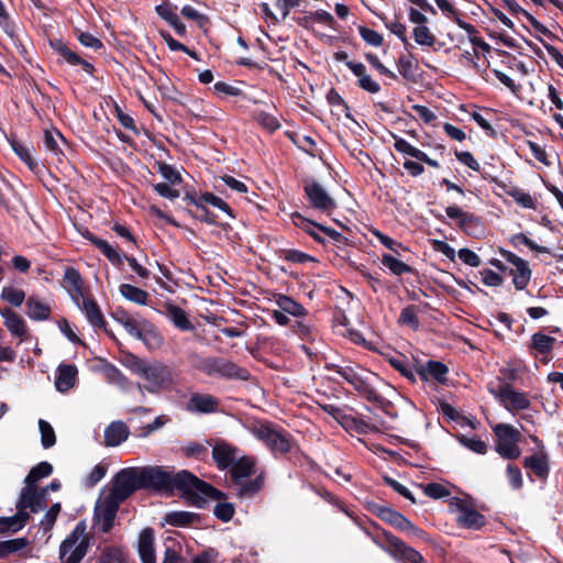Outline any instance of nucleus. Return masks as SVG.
<instances>
[{"label": "nucleus", "mask_w": 563, "mask_h": 563, "mask_svg": "<svg viewBox=\"0 0 563 563\" xmlns=\"http://www.w3.org/2000/svg\"><path fill=\"white\" fill-rule=\"evenodd\" d=\"M140 486L142 488L162 489L169 486L179 488L184 495L200 506L207 498L217 499L220 493L212 486L200 481L187 471L179 472L175 476L159 466L136 467Z\"/></svg>", "instance_id": "1"}, {"label": "nucleus", "mask_w": 563, "mask_h": 563, "mask_svg": "<svg viewBox=\"0 0 563 563\" xmlns=\"http://www.w3.org/2000/svg\"><path fill=\"white\" fill-rule=\"evenodd\" d=\"M53 472V466L48 462H41L31 468L24 479L25 486L21 492L20 503L22 508H29L31 512H40L46 506V488L41 492L36 488V483L48 477Z\"/></svg>", "instance_id": "2"}, {"label": "nucleus", "mask_w": 563, "mask_h": 563, "mask_svg": "<svg viewBox=\"0 0 563 563\" xmlns=\"http://www.w3.org/2000/svg\"><path fill=\"white\" fill-rule=\"evenodd\" d=\"M135 372L147 382L146 389L151 393L167 389L174 384L172 368L161 362L139 361L135 363Z\"/></svg>", "instance_id": "3"}, {"label": "nucleus", "mask_w": 563, "mask_h": 563, "mask_svg": "<svg viewBox=\"0 0 563 563\" xmlns=\"http://www.w3.org/2000/svg\"><path fill=\"white\" fill-rule=\"evenodd\" d=\"M88 547L86 525L79 522L59 547L60 563H80L87 554Z\"/></svg>", "instance_id": "4"}, {"label": "nucleus", "mask_w": 563, "mask_h": 563, "mask_svg": "<svg viewBox=\"0 0 563 563\" xmlns=\"http://www.w3.org/2000/svg\"><path fill=\"white\" fill-rule=\"evenodd\" d=\"M197 368L208 376H214L227 379L246 380L250 376L245 368L239 367L234 363L222 357H206L199 360Z\"/></svg>", "instance_id": "5"}, {"label": "nucleus", "mask_w": 563, "mask_h": 563, "mask_svg": "<svg viewBox=\"0 0 563 563\" xmlns=\"http://www.w3.org/2000/svg\"><path fill=\"white\" fill-rule=\"evenodd\" d=\"M250 431L274 453L284 454L290 451L291 442L289 437L273 424L257 422L250 427Z\"/></svg>", "instance_id": "6"}, {"label": "nucleus", "mask_w": 563, "mask_h": 563, "mask_svg": "<svg viewBox=\"0 0 563 563\" xmlns=\"http://www.w3.org/2000/svg\"><path fill=\"white\" fill-rule=\"evenodd\" d=\"M141 489L136 467H126L118 472L112 478L111 485L102 490L119 503H123L134 492Z\"/></svg>", "instance_id": "7"}, {"label": "nucleus", "mask_w": 563, "mask_h": 563, "mask_svg": "<svg viewBox=\"0 0 563 563\" xmlns=\"http://www.w3.org/2000/svg\"><path fill=\"white\" fill-rule=\"evenodd\" d=\"M497 438L496 452L504 459L516 460L520 456L521 450L518 446L520 432L508 423H497L493 427Z\"/></svg>", "instance_id": "8"}, {"label": "nucleus", "mask_w": 563, "mask_h": 563, "mask_svg": "<svg viewBox=\"0 0 563 563\" xmlns=\"http://www.w3.org/2000/svg\"><path fill=\"white\" fill-rule=\"evenodd\" d=\"M120 505L113 497L100 492L93 512V522L99 531L107 533L112 529Z\"/></svg>", "instance_id": "9"}, {"label": "nucleus", "mask_w": 563, "mask_h": 563, "mask_svg": "<svg viewBox=\"0 0 563 563\" xmlns=\"http://www.w3.org/2000/svg\"><path fill=\"white\" fill-rule=\"evenodd\" d=\"M500 405L512 415L527 410L531 406L528 395L515 389L510 384H503L497 389H490Z\"/></svg>", "instance_id": "10"}, {"label": "nucleus", "mask_w": 563, "mask_h": 563, "mask_svg": "<svg viewBox=\"0 0 563 563\" xmlns=\"http://www.w3.org/2000/svg\"><path fill=\"white\" fill-rule=\"evenodd\" d=\"M305 192L312 208L330 213L336 208L335 200L318 183L310 181L305 185Z\"/></svg>", "instance_id": "11"}, {"label": "nucleus", "mask_w": 563, "mask_h": 563, "mask_svg": "<svg viewBox=\"0 0 563 563\" xmlns=\"http://www.w3.org/2000/svg\"><path fill=\"white\" fill-rule=\"evenodd\" d=\"M154 531L151 528L141 530L137 539V551L142 563H156Z\"/></svg>", "instance_id": "12"}, {"label": "nucleus", "mask_w": 563, "mask_h": 563, "mask_svg": "<svg viewBox=\"0 0 563 563\" xmlns=\"http://www.w3.org/2000/svg\"><path fill=\"white\" fill-rule=\"evenodd\" d=\"M187 408L191 412L212 413L218 411L219 399L210 394L195 393L190 396Z\"/></svg>", "instance_id": "13"}, {"label": "nucleus", "mask_w": 563, "mask_h": 563, "mask_svg": "<svg viewBox=\"0 0 563 563\" xmlns=\"http://www.w3.org/2000/svg\"><path fill=\"white\" fill-rule=\"evenodd\" d=\"M0 316L3 318V324L8 331L20 340H24L27 334V327L24 319L10 308L0 309Z\"/></svg>", "instance_id": "14"}, {"label": "nucleus", "mask_w": 563, "mask_h": 563, "mask_svg": "<svg viewBox=\"0 0 563 563\" xmlns=\"http://www.w3.org/2000/svg\"><path fill=\"white\" fill-rule=\"evenodd\" d=\"M455 519L461 527L466 529H479L485 523L483 515L462 503L456 505Z\"/></svg>", "instance_id": "15"}, {"label": "nucleus", "mask_w": 563, "mask_h": 563, "mask_svg": "<svg viewBox=\"0 0 563 563\" xmlns=\"http://www.w3.org/2000/svg\"><path fill=\"white\" fill-rule=\"evenodd\" d=\"M238 455V449L227 442H218L212 449V457L220 470L230 467Z\"/></svg>", "instance_id": "16"}, {"label": "nucleus", "mask_w": 563, "mask_h": 563, "mask_svg": "<svg viewBox=\"0 0 563 563\" xmlns=\"http://www.w3.org/2000/svg\"><path fill=\"white\" fill-rule=\"evenodd\" d=\"M64 284L73 300L79 306L80 299H84L85 294L78 271L71 267L67 268L64 274Z\"/></svg>", "instance_id": "17"}, {"label": "nucleus", "mask_w": 563, "mask_h": 563, "mask_svg": "<svg viewBox=\"0 0 563 563\" xmlns=\"http://www.w3.org/2000/svg\"><path fill=\"white\" fill-rule=\"evenodd\" d=\"M77 368L75 365H59L56 371L55 387L58 391H68L76 382Z\"/></svg>", "instance_id": "18"}, {"label": "nucleus", "mask_w": 563, "mask_h": 563, "mask_svg": "<svg viewBox=\"0 0 563 563\" xmlns=\"http://www.w3.org/2000/svg\"><path fill=\"white\" fill-rule=\"evenodd\" d=\"M129 428L122 421L110 423L104 430V443L108 446H117L128 439Z\"/></svg>", "instance_id": "19"}, {"label": "nucleus", "mask_w": 563, "mask_h": 563, "mask_svg": "<svg viewBox=\"0 0 563 563\" xmlns=\"http://www.w3.org/2000/svg\"><path fill=\"white\" fill-rule=\"evenodd\" d=\"M18 508L19 511L14 517L0 518V532L18 531L26 523L30 517L29 508H22L20 501Z\"/></svg>", "instance_id": "20"}, {"label": "nucleus", "mask_w": 563, "mask_h": 563, "mask_svg": "<svg viewBox=\"0 0 563 563\" xmlns=\"http://www.w3.org/2000/svg\"><path fill=\"white\" fill-rule=\"evenodd\" d=\"M380 516L384 520L388 521L390 525L395 526L396 528L404 530V531H411L413 533H418L419 529L416 528L411 521H409L406 517H404L401 514L390 509V508H384L380 511Z\"/></svg>", "instance_id": "21"}, {"label": "nucleus", "mask_w": 563, "mask_h": 563, "mask_svg": "<svg viewBox=\"0 0 563 563\" xmlns=\"http://www.w3.org/2000/svg\"><path fill=\"white\" fill-rule=\"evenodd\" d=\"M78 307L85 312L87 320L93 327L101 328L104 325L102 313L92 299L84 296V299H80V305Z\"/></svg>", "instance_id": "22"}, {"label": "nucleus", "mask_w": 563, "mask_h": 563, "mask_svg": "<svg viewBox=\"0 0 563 563\" xmlns=\"http://www.w3.org/2000/svg\"><path fill=\"white\" fill-rule=\"evenodd\" d=\"M27 316L32 320L41 321L48 319L51 308L37 297L31 296L26 302Z\"/></svg>", "instance_id": "23"}, {"label": "nucleus", "mask_w": 563, "mask_h": 563, "mask_svg": "<svg viewBox=\"0 0 563 563\" xmlns=\"http://www.w3.org/2000/svg\"><path fill=\"white\" fill-rule=\"evenodd\" d=\"M115 320L125 329L129 334L135 338L142 336L144 323H147L145 320L137 321L133 319L129 313L124 311L117 312Z\"/></svg>", "instance_id": "24"}, {"label": "nucleus", "mask_w": 563, "mask_h": 563, "mask_svg": "<svg viewBox=\"0 0 563 563\" xmlns=\"http://www.w3.org/2000/svg\"><path fill=\"white\" fill-rule=\"evenodd\" d=\"M254 460L250 456L236 459L231 465V474L234 479H242L251 476L254 472Z\"/></svg>", "instance_id": "25"}, {"label": "nucleus", "mask_w": 563, "mask_h": 563, "mask_svg": "<svg viewBox=\"0 0 563 563\" xmlns=\"http://www.w3.org/2000/svg\"><path fill=\"white\" fill-rule=\"evenodd\" d=\"M157 14L174 27L177 34L183 35L186 32L185 24L180 21L176 12L169 4H159L156 7Z\"/></svg>", "instance_id": "26"}, {"label": "nucleus", "mask_w": 563, "mask_h": 563, "mask_svg": "<svg viewBox=\"0 0 563 563\" xmlns=\"http://www.w3.org/2000/svg\"><path fill=\"white\" fill-rule=\"evenodd\" d=\"M275 302L280 310L292 317H302L307 313L306 309L299 302L288 296L277 295Z\"/></svg>", "instance_id": "27"}, {"label": "nucleus", "mask_w": 563, "mask_h": 563, "mask_svg": "<svg viewBox=\"0 0 563 563\" xmlns=\"http://www.w3.org/2000/svg\"><path fill=\"white\" fill-rule=\"evenodd\" d=\"M526 468L532 471L538 477L544 478L549 473V465L545 455L534 454L523 461Z\"/></svg>", "instance_id": "28"}, {"label": "nucleus", "mask_w": 563, "mask_h": 563, "mask_svg": "<svg viewBox=\"0 0 563 563\" xmlns=\"http://www.w3.org/2000/svg\"><path fill=\"white\" fill-rule=\"evenodd\" d=\"M445 213L450 219H455L459 222V227L466 231L471 225L477 222V218L472 213L463 211L456 206H449L445 209Z\"/></svg>", "instance_id": "29"}, {"label": "nucleus", "mask_w": 563, "mask_h": 563, "mask_svg": "<svg viewBox=\"0 0 563 563\" xmlns=\"http://www.w3.org/2000/svg\"><path fill=\"white\" fill-rule=\"evenodd\" d=\"M423 379L432 378L437 382H443L448 373V368L440 362L430 361L420 369Z\"/></svg>", "instance_id": "30"}, {"label": "nucleus", "mask_w": 563, "mask_h": 563, "mask_svg": "<svg viewBox=\"0 0 563 563\" xmlns=\"http://www.w3.org/2000/svg\"><path fill=\"white\" fill-rule=\"evenodd\" d=\"M55 48L57 52L64 57V59L70 64V65H81L82 69L88 73L92 74L93 66L88 63L87 60L82 59L80 56H78L75 52L70 51L65 44L58 43Z\"/></svg>", "instance_id": "31"}, {"label": "nucleus", "mask_w": 563, "mask_h": 563, "mask_svg": "<svg viewBox=\"0 0 563 563\" xmlns=\"http://www.w3.org/2000/svg\"><path fill=\"white\" fill-rule=\"evenodd\" d=\"M120 294L129 301L135 302L141 306L147 303L148 294L143 289L132 286L130 284H122L120 286Z\"/></svg>", "instance_id": "32"}, {"label": "nucleus", "mask_w": 563, "mask_h": 563, "mask_svg": "<svg viewBox=\"0 0 563 563\" xmlns=\"http://www.w3.org/2000/svg\"><path fill=\"white\" fill-rule=\"evenodd\" d=\"M510 274L512 275V283L516 289L518 290L525 289L531 278V271L527 262L520 263L518 266H515L510 271Z\"/></svg>", "instance_id": "33"}, {"label": "nucleus", "mask_w": 563, "mask_h": 563, "mask_svg": "<svg viewBox=\"0 0 563 563\" xmlns=\"http://www.w3.org/2000/svg\"><path fill=\"white\" fill-rule=\"evenodd\" d=\"M390 544L394 547L396 552L400 554L405 560L411 563H422V555L412 548L407 547L402 541L397 538L389 539Z\"/></svg>", "instance_id": "34"}, {"label": "nucleus", "mask_w": 563, "mask_h": 563, "mask_svg": "<svg viewBox=\"0 0 563 563\" xmlns=\"http://www.w3.org/2000/svg\"><path fill=\"white\" fill-rule=\"evenodd\" d=\"M11 147L31 170L37 169L38 163L33 156V147L21 144L16 141L11 142Z\"/></svg>", "instance_id": "35"}, {"label": "nucleus", "mask_w": 563, "mask_h": 563, "mask_svg": "<svg viewBox=\"0 0 563 563\" xmlns=\"http://www.w3.org/2000/svg\"><path fill=\"white\" fill-rule=\"evenodd\" d=\"M419 308L417 306L405 307L399 314L398 322L401 325L409 327L412 330L419 328Z\"/></svg>", "instance_id": "36"}, {"label": "nucleus", "mask_w": 563, "mask_h": 563, "mask_svg": "<svg viewBox=\"0 0 563 563\" xmlns=\"http://www.w3.org/2000/svg\"><path fill=\"white\" fill-rule=\"evenodd\" d=\"M168 317L172 322L183 331H190L194 329L192 323L187 318L186 312L176 306H169L167 308Z\"/></svg>", "instance_id": "37"}, {"label": "nucleus", "mask_w": 563, "mask_h": 563, "mask_svg": "<svg viewBox=\"0 0 563 563\" xmlns=\"http://www.w3.org/2000/svg\"><path fill=\"white\" fill-rule=\"evenodd\" d=\"M198 519V516L189 511H172L165 517L168 525L174 527H186Z\"/></svg>", "instance_id": "38"}, {"label": "nucleus", "mask_w": 563, "mask_h": 563, "mask_svg": "<svg viewBox=\"0 0 563 563\" xmlns=\"http://www.w3.org/2000/svg\"><path fill=\"white\" fill-rule=\"evenodd\" d=\"M556 340L543 333H534L531 338V347L540 354H548L552 351Z\"/></svg>", "instance_id": "39"}, {"label": "nucleus", "mask_w": 563, "mask_h": 563, "mask_svg": "<svg viewBox=\"0 0 563 563\" xmlns=\"http://www.w3.org/2000/svg\"><path fill=\"white\" fill-rule=\"evenodd\" d=\"M89 240L103 253V255L113 264L120 265L123 256L113 249L107 241L91 235Z\"/></svg>", "instance_id": "40"}, {"label": "nucleus", "mask_w": 563, "mask_h": 563, "mask_svg": "<svg viewBox=\"0 0 563 563\" xmlns=\"http://www.w3.org/2000/svg\"><path fill=\"white\" fill-rule=\"evenodd\" d=\"M63 143H65V140L58 131H45L44 146L48 152L53 153L54 155L60 154V144Z\"/></svg>", "instance_id": "41"}, {"label": "nucleus", "mask_w": 563, "mask_h": 563, "mask_svg": "<svg viewBox=\"0 0 563 563\" xmlns=\"http://www.w3.org/2000/svg\"><path fill=\"white\" fill-rule=\"evenodd\" d=\"M412 35L415 42L421 46H433L437 41L434 34L426 25H417L412 31Z\"/></svg>", "instance_id": "42"}, {"label": "nucleus", "mask_w": 563, "mask_h": 563, "mask_svg": "<svg viewBox=\"0 0 563 563\" xmlns=\"http://www.w3.org/2000/svg\"><path fill=\"white\" fill-rule=\"evenodd\" d=\"M0 297L10 305L20 307L25 299V292L13 286H5L1 290Z\"/></svg>", "instance_id": "43"}, {"label": "nucleus", "mask_w": 563, "mask_h": 563, "mask_svg": "<svg viewBox=\"0 0 563 563\" xmlns=\"http://www.w3.org/2000/svg\"><path fill=\"white\" fill-rule=\"evenodd\" d=\"M382 263L393 274L398 276L411 272V267L409 265L389 254H384L382 256Z\"/></svg>", "instance_id": "44"}, {"label": "nucleus", "mask_w": 563, "mask_h": 563, "mask_svg": "<svg viewBox=\"0 0 563 563\" xmlns=\"http://www.w3.org/2000/svg\"><path fill=\"white\" fill-rule=\"evenodd\" d=\"M137 339L142 340L151 349H156L163 343V338L148 322L144 323L142 336Z\"/></svg>", "instance_id": "45"}, {"label": "nucleus", "mask_w": 563, "mask_h": 563, "mask_svg": "<svg viewBox=\"0 0 563 563\" xmlns=\"http://www.w3.org/2000/svg\"><path fill=\"white\" fill-rule=\"evenodd\" d=\"M38 429L41 432V443L44 449H49L56 443V435L53 427L49 422L40 419L38 420Z\"/></svg>", "instance_id": "46"}, {"label": "nucleus", "mask_w": 563, "mask_h": 563, "mask_svg": "<svg viewBox=\"0 0 563 563\" xmlns=\"http://www.w3.org/2000/svg\"><path fill=\"white\" fill-rule=\"evenodd\" d=\"M294 222L298 228L302 229L314 240L322 241V239L320 238V235L318 233V231H319L318 227H321L320 224H317V223L301 217L300 214H296L294 217Z\"/></svg>", "instance_id": "47"}, {"label": "nucleus", "mask_w": 563, "mask_h": 563, "mask_svg": "<svg viewBox=\"0 0 563 563\" xmlns=\"http://www.w3.org/2000/svg\"><path fill=\"white\" fill-rule=\"evenodd\" d=\"M25 545V539H13L0 542V559L22 550Z\"/></svg>", "instance_id": "48"}, {"label": "nucleus", "mask_w": 563, "mask_h": 563, "mask_svg": "<svg viewBox=\"0 0 563 563\" xmlns=\"http://www.w3.org/2000/svg\"><path fill=\"white\" fill-rule=\"evenodd\" d=\"M255 119L263 128L267 129L271 132H274L280 128V122L278 118L271 113L260 111L256 113Z\"/></svg>", "instance_id": "49"}, {"label": "nucleus", "mask_w": 563, "mask_h": 563, "mask_svg": "<svg viewBox=\"0 0 563 563\" xmlns=\"http://www.w3.org/2000/svg\"><path fill=\"white\" fill-rule=\"evenodd\" d=\"M194 202L197 207H202V203H208L225 212H229L230 210L229 206L220 197H217L213 194H205Z\"/></svg>", "instance_id": "50"}, {"label": "nucleus", "mask_w": 563, "mask_h": 563, "mask_svg": "<svg viewBox=\"0 0 563 563\" xmlns=\"http://www.w3.org/2000/svg\"><path fill=\"white\" fill-rule=\"evenodd\" d=\"M394 146H395L397 152H399L401 154L409 155V156L415 157L417 159H418V157L422 156V151H420L419 148L412 146L410 143H408L404 139L395 136V144H394Z\"/></svg>", "instance_id": "51"}, {"label": "nucleus", "mask_w": 563, "mask_h": 563, "mask_svg": "<svg viewBox=\"0 0 563 563\" xmlns=\"http://www.w3.org/2000/svg\"><path fill=\"white\" fill-rule=\"evenodd\" d=\"M158 172L167 180L168 184L176 185L181 183L180 173L168 164H158Z\"/></svg>", "instance_id": "52"}, {"label": "nucleus", "mask_w": 563, "mask_h": 563, "mask_svg": "<svg viewBox=\"0 0 563 563\" xmlns=\"http://www.w3.org/2000/svg\"><path fill=\"white\" fill-rule=\"evenodd\" d=\"M423 493L434 499L443 498L450 495L449 489L442 484L430 483L422 486Z\"/></svg>", "instance_id": "53"}, {"label": "nucleus", "mask_w": 563, "mask_h": 563, "mask_svg": "<svg viewBox=\"0 0 563 563\" xmlns=\"http://www.w3.org/2000/svg\"><path fill=\"white\" fill-rule=\"evenodd\" d=\"M358 32H360V35L361 37L367 43V44H371L373 46H380L382 43H383V36L372 30V29H368V27H365V26H360L358 27Z\"/></svg>", "instance_id": "54"}, {"label": "nucleus", "mask_w": 563, "mask_h": 563, "mask_svg": "<svg viewBox=\"0 0 563 563\" xmlns=\"http://www.w3.org/2000/svg\"><path fill=\"white\" fill-rule=\"evenodd\" d=\"M507 478L514 489H520L523 485L522 474L519 467L509 464L506 470Z\"/></svg>", "instance_id": "55"}, {"label": "nucleus", "mask_w": 563, "mask_h": 563, "mask_svg": "<svg viewBox=\"0 0 563 563\" xmlns=\"http://www.w3.org/2000/svg\"><path fill=\"white\" fill-rule=\"evenodd\" d=\"M459 440L464 446L476 453L484 454L486 452V443L478 438H467L462 435L459 438Z\"/></svg>", "instance_id": "56"}, {"label": "nucleus", "mask_w": 563, "mask_h": 563, "mask_svg": "<svg viewBox=\"0 0 563 563\" xmlns=\"http://www.w3.org/2000/svg\"><path fill=\"white\" fill-rule=\"evenodd\" d=\"M154 190L163 198L174 200L180 196L179 190L173 188L172 184L158 183L154 186Z\"/></svg>", "instance_id": "57"}, {"label": "nucleus", "mask_w": 563, "mask_h": 563, "mask_svg": "<svg viewBox=\"0 0 563 563\" xmlns=\"http://www.w3.org/2000/svg\"><path fill=\"white\" fill-rule=\"evenodd\" d=\"M213 514L222 521H229L234 515V508L229 503H218L213 508Z\"/></svg>", "instance_id": "58"}, {"label": "nucleus", "mask_w": 563, "mask_h": 563, "mask_svg": "<svg viewBox=\"0 0 563 563\" xmlns=\"http://www.w3.org/2000/svg\"><path fill=\"white\" fill-rule=\"evenodd\" d=\"M180 13L188 20L197 22L199 26L207 23V18L191 5H184Z\"/></svg>", "instance_id": "59"}, {"label": "nucleus", "mask_w": 563, "mask_h": 563, "mask_svg": "<svg viewBox=\"0 0 563 563\" xmlns=\"http://www.w3.org/2000/svg\"><path fill=\"white\" fill-rule=\"evenodd\" d=\"M59 511H60V504H58V503L53 504L49 507V509L46 511V514L44 515L43 520L41 521L42 527L46 530L51 529L54 526Z\"/></svg>", "instance_id": "60"}, {"label": "nucleus", "mask_w": 563, "mask_h": 563, "mask_svg": "<svg viewBox=\"0 0 563 563\" xmlns=\"http://www.w3.org/2000/svg\"><path fill=\"white\" fill-rule=\"evenodd\" d=\"M481 275L482 282L489 287H498L504 282V278L499 274L490 269H483Z\"/></svg>", "instance_id": "61"}, {"label": "nucleus", "mask_w": 563, "mask_h": 563, "mask_svg": "<svg viewBox=\"0 0 563 563\" xmlns=\"http://www.w3.org/2000/svg\"><path fill=\"white\" fill-rule=\"evenodd\" d=\"M307 20L310 22H319L322 23L329 27H333L334 24V18L324 10H319L313 13H311L309 16H307Z\"/></svg>", "instance_id": "62"}, {"label": "nucleus", "mask_w": 563, "mask_h": 563, "mask_svg": "<svg viewBox=\"0 0 563 563\" xmlns=\"http://www.w3.org/2000/svg\"><path fill=\"white\" fill-rule=\"evenodd\" d=\"M457 255H459V258L463 263H465L472 267H478L481 265L479 256L475 252H473L468 249H461L459 251Z\"/></svg>", "instance_id": "63"}, {"label": "nucleus", "mask_w": 563, "mask_h": 563, "mask_svg": "<svg viewBox=\"0 0 563 563\" xmlns=\"http://www.w3.org/2000/svg\"><path fill=\"white\" fill-rule=\"evenodd\" d=\"M106 473H107V468L103 465H101V464L96 465L91 470L89 475L87 476L86 485L89 487L95 486L97 483H99L106 476Z\"/></svg>", "instance_id": "64"}]
</instances>
